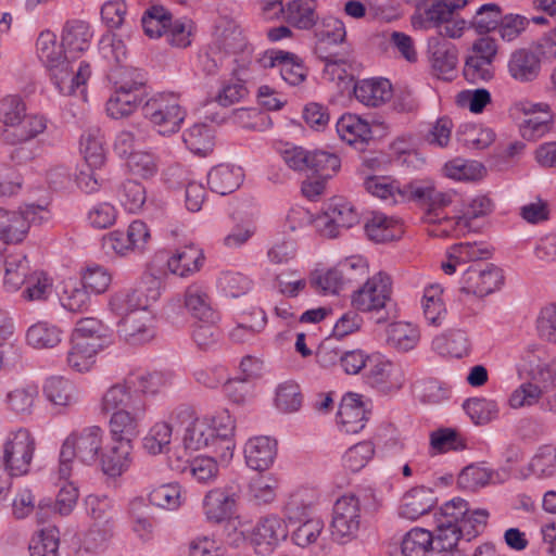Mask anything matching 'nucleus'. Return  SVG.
I'll return each instance as SVG.
<instances>
[{
  "mask_svg": "<svg viewBox=\"0 0 556 556\" xmlns=\"http://www.w3.org/2000/svg\"><path fill=\"white\" fill-rule=\"evenodd\" d=\"M105 432L99 426H89L72 432L64 441L60 451L58 476L68 479L72 475L74 458L86 465L99 460L103 447Z\"/></svg>",
  "mask_w": 556,
  "mask_h": 556,
  "instance_id": "nucleus-1",
  "label": "nucleus"
},
{
  "mask_svg": "<svg viewBox=\"0 0 556 556\" xmlns=\"http://www.w3.org/2000/svg\"><path fill=\"white\" fill-rule=\"evenodd\" d=\"M169 420L178 426H186L182 434V445L186 451L197 452L202 448L214 446V429L210 417H198L194 409L189 405H179L169 414Z\"/></svg>",
  "mask_w": 556,
  "mask_h": 556,
  "instance_id": "nucleus-2",
  "label": "nucleus"
},
{
  "mask_svg": "<svg viewBox=\"0 0 556 556\" xmlns=\"http://www.w3.org/2000/svg\"><path fill=\"white\" fill-rule=\"evenodd\" d=\"M142 114L161 135L177 132L186 117L178 97L164 92L151 97L143 104Z\"/></svg>",
  "mask_w": 556,
  "mask_h": 556,
  "instance_id": "nucleus-3",
  "label": "nucleus"
},
{
  "mask_svg": "<svg viewBox=\"0 0 556 556\" xmlns=\"http://www.w3.org/2000/svg\"><path fill=\"white\" fill-rule=\"evenodd\" d=\"M362 526V501L359 495L345 494L332 508L330 533L333 541L345 544L357 538Z\"/></svg>",
  "mask_w": 556,
  "mask_h": 556,
  "instance_id": "nucleus-4",
  "label": "nucleus"
},
{
  "mask_svg": "<svg viewBox=\"0 0 556 556\" xmlns=\"http://www.w3.org/2000/svg\"><path fill=\"white\" fill-rule=\"evenodd\" d=\"M35 451V441L25 428L10 431L3 442L2 462L11 476L28 472Z\"/></svg>",
  "mask_w": 556,
  "mask_h": 556,
  "instance_id": "nucleus-5",
  "label": "nucleus"
},
{
  "mask_svg": "<svg viewBox=\"0 0 556 556\" xmlns=\"http://www.w3.org/2000/svg\"><path fill=\"white\" fill-rule=\"evenodd\" d=\"M392 282L384 273H377L351 295L353 308L363 313H378L391 300Z\"/></svg>",
  "mask_w": 556,
  "mask_h": 556,
  "instance_id": "nucleus-6",
  "label": "nucleus"
},
{
  "mask_svg": "<svg viewBox=\"0 0 556 556\" xmlns=\"http://www.w3.org/2000/svg\"><path fill=\"white\" fill-rule=\"evenodd\" d=\"M548 109L549 106L545 103L518 100L510 105L508 112L514 119H521L525 116L526 118L519 124L520 134L527 140H536L551 128Z\"/></svg>",
  "mask_w": 556,
  "mask_h": 556,
  "instance_id": "nucleus-7",
  "label": "nucleus"
},
{
  "mask_svg": "<svg viewBox=\"0 0 556 556\" xmlns=\"http://www.w3.org/2000/svg\"><path fill=\"white\" fill-rule=\"evenodd\" d=\"M503 281V273L497 266L475 264L464 271L460 279V290L483 298L498 290Z\"/></svg>",
  "mask_w": 556,
  "mask_h": 556,
  "instance_id": "nucleus-8",
  "label": "nucleus"
},
{
  "mask_svg": "<svg viewBox=\"0 0 556 556\" xmlns=\"http://www.w3.org/2000/svg\"><path fill=\"white\" fill-rule=\"evenodd\" d=\"M367 383L382 393L399 391L405 382L403 368L380 354L369 357L366 371Z\"/></svg>",
  "mask_w": 556,
  "mask_h": 556,
  "instance_id": "nucleus-9",
  "label": "nucleus"
},
{
  "mask_svg": "<svg viewBox=\"0 0 556 556\" xmlns=\"http://www.w3.org/2000/svg\"><path fill=\"white\" fill-rule=\"evenodd\" d=\"M287 536V525L277 515L260 518L250 532V541L260 555L270 554Z\"/></svg>",
  "mask_w": 556,
  "mask_h": 556,
  "instance_id": "nucleus-10",
  "label": "nucleus"
},
{
  "mask_svg": "<svg viewBox=\"0 0 556 556\" xmlns=\"http://www.w3.org/2000/svg\"><path fill=\"white\" fill-rule=\"evenodd\" d=\"M257 63L262 68H278L281 78L291 86L302 84L307 76L303 62L291 52L267 50L260 55Z\"/></svg>",
  "mask_w": 556,
  "mask_h": 556,
  "instance_id": "nucleus-11",
  "label": "nucleus"
},
{
  "mask_svg": "<svg viewBox=\"0 0 556 556\" xmlns=\"http://www.w3.org/2000/svg\"><path fill=\"white\" fill-rule=\"evenodd\" d=\"M48 72L53 85L63 96H72L76 90H79L80 93L84 94L85 85L91 76L89 63L81 61L77 70L74 71V64L71 59L53 66V68Z\"/></svg>",
  "mask_w": 556,
  "mask_h": 556,
  "instance_id": "nucleus-12",
  "label": "nucleus"
},
{
  "mask_svg": "<svg viewBox=\"0 0 556 556\" xmlns=\"http://www.w3.org/2000/svg\"><path fill=\"white\" fill-rule=\"evenodd\" d=\"M147 412L146 401L131 402V408L112 413L109 420L110 433L114 442L131 440L139 433V422Z\"/></svg>",
  "mask_w": 556,
  "mask_h": 556,
  "instance_id": "nucleus-13",
  "label": "nucleus"
},
{
  "mask_svg": "<svg viewBox=\"0 0 556 556\" xmlns=\"http://www.w3.org/2000/svg\"><path fill=\"white\" fill-rule=\"evenodd\" d=\"M240 33L230 31L223 34L207 49L200 54L201 68L207 75H215L223 66L228 55L242 47Z\"/></svg>",
  "mask_w": 556,
  "mask_h": 556,
  "instance_id": "nucleus-14",
  "label": "nucleus"
},
{
  "mask_svg": "<svg viewBox=\"0 0 556 556\" xmlns=\"http://www.w3.org/2000/svg\"><path fill=\"white\" fill-rule=\"evenodd\" d=\"M135 78L123 81L106 102V112L112 118H122L130 115L140 104L141 99L137 91L143 86L140 73L134 72Z\"/></svg>",
  "mask_w": 556,
  "mask_h": 556,
  "instance_id": "nucleus-15",
  "label": "nucleus"
},
{
  "mask_svg": "<svg viewBox=\"0 0 556 556\" xmlns=\"http://www.w3.org/2000/svg\"><path fill=\"white\" fill-rule=\"evenodd\" d=\"M118 333L130 345H141L152 341L156 334L152 312L142 309L137 315L123 318L118 324Z\"/></svg>",
  "mask_w": 556,
  "mask_h": 556,
  "instance_id": "nucleus-16",
  "label": "nucleus"
},
{
  "mask_svg": "<svg viewBox=\"0 0 556 556\" xmlns=\"http://www.w3.org/2000/svg\"><path fill=\"white\" fill-rule=\"evenodd\" d=\"M551 367L546 363H539L534 369L531 370V380L521 383L509 396V406L514 409L521 407H530L538 403L543 396L544 389L547 387H540L536 382H546L545 375H549Z\"/></svg>",
  "mask_w": 556,
  "mask_h": 556,
  "instance_id": "nucleus-17",
  "label": "nucleus"
},
{
  "mask_svg": "<svg viewBox=\"0 0 556 556\" xmlns=\"http://www.w3.org/2000/svg\"><path fill=\"white\" fill-rule=\"evenodd\" d=\"M184 306L188 314L200 323H216L218 314L213 307V301L207 287L191 283L184 293Z\"/></svg>",
  "mask_w": 556,
  "mask_h": 556,
  "instance_id": "nucleus-18",
  "label": "nucleus"
},
{
  "mask_svg": "<svg viewBox=\"0 0 556 556\" xmlns=\"http://www.w3.org/2000/svg\"><path fill=\"white\" fill-rule=\"evenodd\" d=\"M276 456L277 441L269 437H254L245 443V463L254 470L263 471L268 469L274 464Z\"/></svg>",
  "mask_w": 556,
  "mask_h": 556,
  "instance_id": "nucleus-19",
  "label": "nucleus"
},
{
  "mask_svg": "<svg viewBox=\"0 0 556 556\" xmlns=\"http://www.w3.org/2000/svg\"><path fill=\"white\" fill-rule=\"evenodd\" d=\"M425 222L428 224L427 233L434 238H459L470 231V226L462 215L446 217L441 212L427 211Z\"/></svg>",
  "mask_w": 556,
  "mask_h": 556,
  "instance_id": "nucleus-20",
  "label": "nucleus"
},
{
  "mask_svg": "<svg viewBox=\"0 0 556 556\" xmlns=\"http://www.w3.org/2000/svg\"><path fill=\"white\" fill-rule=\"evenodd\" d=\"M367 421V412L363 402L356 394H348L339 405L337 422L341 431L357 433L364 429Z\"/></svg>",
  "mask_w": 556,
  "mask_h": 556,
  "instance_id": "nucleus-21",
  "label": "nucleus"
},
{
  "mask_svg": "<svg viewBox=\"0 0 556 556\" xmlns=\"http://www.w3.org/2000/svg\"><path fill=\"white\" fill-rule=\"evenodd\" d=\"M340 139L361 149L372 138L370 124L356 114L345 113L336 124Z\"/></svg>",
  "mask_w": 556,
  "mask_h": 556,
  "instance_id": "nucleus-22",
  "label": "nucleus"
},
{
  "mask_svg": "<svg viewBox=\"0 0 556 556\" xmlns=\"http://www.w3.org/2000/svg\"><path fill=\"white\" fill-rule=\"evenodd\" d=\"M437 498L432 489L415 486L407 491L401 501L399 515L408 520H416L428 514L435 505Z\"/></svg>",
  "mask_w": 556,
  "mask_h": 556,
  "instance_id": "nucleus-23",
  "label": "nucleus"
},
{
  "mask_svg": "<svg viewBox=\"0 0 556 556\" xmlns=\"http://www.w3.org/2000/svg\"><path fill=\"white\" fill-rule=\"evenodd\" d=\"M39 388L34 382H23L14 386L5 395L7 408L18 417L30 416L36 407Z\"/></svg>",
  "mask_w": 556,
  "mask_h": 556,
  "instance_id": "nucleus-24",
  "label": "nucleus"
},
{
  "mask_svg": "<svg viewBox=\"0 0 556 556\" xmlns=\"http://www.w3.org/2000/svg\"><path fill=\"white\" fill-rule=\"evenodd\" d=\"M237 505V495L224 489H214L206 493L203 500V510L206 519L219 523L232 516Z\"/></svg>",
  "mask_w": 556,
  "mask_h": 556,
  "instance_id": "nucleus-25",
  "label": "nucleus"
},
{
  "mask_svg": "<svg viewBox=\"0 0 556 556\" xmlns=\"http://www.w3.org/2000/svg\"><path fill=\"white\" fill-rule=\"evenodd\" d=\"M204 253L195 244L177 249L167 260L168 270L179 277H189L198 273L204 263Z\"/></svg>",
  "mask_w": 556,
  "mask_h": 556,
  "instance_id": "nucleus-26",
  "label": "nucleus"
},
{
  "mask_svg": "<svg viewBox=\"0 0 556 556\" xmlns=\"http://www.w3.org/2000/svg\"><path fill=\"white\" fill-rule=\"evenodd\" d=\"M354 96L357 101L369 108H378L392 97V86L388 79H362L354 85Z\"/></svg>",
  "mask_w": 556,
  "mask_h": 556,
  "instance_id": "nucleus-27",
  "label": "nucleus"
},
{
  "mask_svg": "<svg viewBox=\"0 0 556 556\" xmlns=\"http://www.w3.org/2000/svg\"><path fill=\"white\" fill-rule=\"evenodd\" d=\"M45 399L54 406L70 407L79 400V392L73 381L62 376L47 378L42 386Z\"/></svg>",
  "mask_w": 556,
  "mask_h": 556,
  "instance_id": "nucleus-28",
  "label": "nucleus"
},
{
  "mask_svg": "<svg viewBox=\"0 0 556 556\" xmlns=\"http://www.w3.org/2000/svg\"><path fill=\"white\" fill-rule=\"evenodd\" d=\"M92 36L88 23L80 20L68 21L63 28L62 46L71 54L70 58L75 59L89 49Z\"/></svg>",
  "mask_w": 556,
  "mask_h": 556,
  "instance_id": "nucleus-29",
  "label": "nucleus"
},
{
  "mask_svg": "<svg viewBox=\"0 0 556 556\" xmlns=\"http://www.w3.org/2000/svg\"><path fill=\"white\" fill-rule=\"evenodd\" d=\"M210 422L215 432V453L224 460L230 459L236 446L232 440L235 419L230 416L228 410H222L211 417Z\"/></svg>",
  "mask_w": 556,
  "mask_h": 556,
  "instance_id": "nucleus-30",
  "label": "nucleus"
},
{
  "mask_svg": "<svg viewBox=\"0 0 556 556\" xmlns=\"http://www.w3.org/2000/svg\"><path fill=\"white\" fill-rule=\"evenodd\" d=\"M364 230L367 238L376 243H384L401 238L402 224L394 217L375 212L367 218Z\"/></svg>",
  "mask_w": 556,
  "mask_h": 556,
  "instance_id": "nucleus-31",
  "label": "nucleus"
},
{
  "mask_svg": "<svg viewBox=\"0 0 556 556\" xmlns=\"http://www.w3.org/2000/svg\"><path fill=\"white\" fill-rule=\"evenodd\" d=\"M243 170L239 166L219 164L213 167L207 174L210 189L220 195L236 191L243 181Z\"/></svg>",
  "mask_w": 556,
  "mask_h": 556,
  "instance_id": "nucleus-32",
  "label": "nucleus"
},
{
  "mask_svg": "<svg viewBox=\"0 0 556 556\" xmlns=\"http://www.w3.org/2000/svg\"><path fill=\"white\" fill-rule=\"evenodd\" d=\"M429 53L431 66L439 76L445 77L458 64V50L455 45L439 37L429 40Z\"/></svg>",
  "mask_w": 556,
  "mask_h": 556,
  "instance_id": "nucleus-33",
  "label": "nucleus"
},
{
  "mask_svg": "<svg viewBox=\"0 0 556 556\" xmlns=\"http://www.w3.org/2000/svg\"><path fill=\"white\" fill-rule=\"evenodd\" d=\"M72 339L81 341L85 345H96L94 349L101 351L110 343V330L101 320L85 317L76 321Z\"/></svg>",
  "mask_w": 556,
  "mask_h": 556,
  "instance_id": "nucleus-34",
  "label": "nucleus"
},
{
  "mask_svg": "<svg viewBox=\"0 0 556 556\" xmlns=\"http://www.w3.org/2000/svg\"><path fill=\"white\" fill-rule=\"evenodd\" d=\"M130 455L131 443L127 441L115 442L99 456L102 471L113 478L122 476L130 467Z\"/></svg>",
  "mask_w": 556,
  "mask_h": 556,
  "instance_id": "nucleus-35",
  "label": "nucleus"
},
{
  "mask_svg": "<svg viewBox=\"0 0 556 556\" xmlns=\"http://www.w3.org/2000/svg\"><path fill=\"white\" fill-rule=\"evenodd\" d=\"M316 0H291L286 4L285 21L300 30L312 29L318 21Z\"/></svg>",
  "mask_w": 556,
  "mask_h": 556,
  "instance_id": "nucleus-36",
  "label": "nucleus"
},
{
  "mask_svg": "<svg viewBox=\"0 0 556 556\" xmlns=\"http://www.w3.org/2000/svg\"><path fill=\"white\" fill-rule=\"evenodd\" d=\"M110 308L122 319L129 315H137L142 309H149L150 299L138 289L121 290L110 299Z\"/></svg>",
  "mask_w": 556,
  "mask_h": 556,
  "instance_id": "nucleus-37",
  "label": "nucleus"
},
{
  "mask_svg": "<svg viewBox=\"0 0 556 556\" xmlns=\"http://www.w3.org/2000/svg\"><path fill=\"white\" fill-rule=\"evenodd\" d=\"M48 118L42 114L25 113L13 130H5V140L12 144L30 141L43 134L48 129Z\"/></svg>",
  "mask_w": 556,
  "mask_h": 556,
  "instance_id": "nucleus-38",
  "label": "nucleus"
},
{
  "mask_svg": "<svg viewBox=\"0 0 556 556\" xmlns=\"http://www.w3.org/2000/svg\"><path fill=\"white\" fill-rule=\"evenodd\" d=\"M144 401L141 396H136L128 387L126 377L105 390L100 402V408L103 414L114 413L118 409L131 408V402Z\"/></svg>",
  "mask_w": 556,
  "mask_h": 556,
  "instance_id": "nucleus-39",
  "label": "nucleus"
},
{
  "mask_svg": "<svg viewBox=\"0 0 556 556\" xmlns=\"http://www.w3.org/2000/svg\"><path fill=\"white\" fill-rule=\"evenodd\" d=\"M508 72L516 80L522 83L531 81L539 75L540 60L533 52L527 49H519L510 55Z\"/></svg>",
  "mask_w": 556,
  "mask_h": 556,
  "instance_id": "nucleus-40",
  "label": "nucleus"
},
{
  "mask_svg": "<svg viewBox=\"0 0 556 556\" xmlns=\"http://www.w3.org/2000/svg\"><path fill=\"white\" fill-rule=\"evenodd\" d=\"M173 469L186 472L200 483H208L216 479L218 473V465L212 457L200 456L192 460L180 462L177 457V464L170 459Z\"/></svg>",
  "mask_w": 556,
  "mask_h": 556,
  "instance_id": "nucleus-41",
  "label": "nucleus"
},
{
  "mask_svg": "<svg viewBox=\"0 0 556 556\" xmlns=\"http://www.w3.org/2000/svg\"><path fill=\"white\" fill-rule=\"evenodd\" d=\"M63 48L54 33L43 30L39 34L36 42L37 54L48 71L70 59Z\"/></svg>",
  "mask_w": 556,
  "mask_h": 556,
  "instance_id": "nucleus-42",
  "label": "nucleus"
},
{
  "mask_svg": "<svg viewBox=\"0 0 556 556\" xmlns=\"http://www.w3.org/2000/svg\"><path fill=\"white\" fill-rule=\"evenodd\" d=\"M31 273L26 255L12 254L4 262L3 288L8 292L20 290Z\"/></svg>",
  "mask_w": 556,
  "mask_h": 556,
  "instance_id": "nucleus-43",
  "label": "nucleus"
},
{
  "mask_svg": "<svg viewBox=\"0 0 556 556\" xmlns=\"http://www.w3.org/2000/svg\"><path fill=\"white\" fill-rule=\"evenodd\" d=\"M128 387L136 396L155 395L168 384V378L159 371H138L126 376Z\"/></svg>",
  "mask_w": 556,
  "mask_h": 556,
  "instance_id": "nucleus-44",
  "label": "nucleus"
},
{
  "mask_svg": "<svg viewBox=\"0 0 556 556\" xmlns=\"http://www.w3.org/2000/svg\"><path fill=\"white\" fill-rule=\"evenodd\" d=\"M131 529L142 542H149L154 536V525L149 514V505L144 498L136 497L129 503Z\"/></svg>",
  "mask_w": 556,
  "mask_h": 556,
  "instance_id": "nucleus-45",
  "label": "nucleus"
},
{
  "mask_svg": "<svg viewBox=\"0 0 556 556\" xmlns=\"http://www.w3.org/2000/svg\"><path fill=\"white\" fill-rule=\"evenodd\" d=\"M365 189L372 195L392 205L405 202V193L397 181L383 176L368 177L364 182Z\"/></svg>",
  "mask_w": 556,
  "mask_h": 556,
  "instance_id": "nucleus-46",
  "label": "nucleus"
},
{
  "mask_svg": "<svg viewBox=\"0 0 556 556\" xmlns=\"http://www.w3.org/2000/svg\"><path fill=\"white\" fill-rule=\"evenodd\" d=\"M26 340L36 349H52L62 341V330L55 325L39 321L28 328Z\"/></svg>",
  "mask_w": 556,
  "mask_h": 556,
  "instance_id": "nucleus-47",
  "label": "nucleus"
},
{
  "mask_svg": "<svg viewBox=\"0 0 556 556\" xmlns=\"http://www.w3.org/2000/svg\"><path fill=\"white\" fill-rule=\"evenodd\" d=\"M174 426L176 425L169 419L168 421H159L154 424L143 438L144 451L150 455L165 453L172 441Z\"/></svg>",
  "mask_w": 556,
  "mask_h": 556,
  "instance_id": "nucleus-48",
  "label": "nucleus"
},
{
  "mask_svg": "<svg viewBox=\"0 0 556 556\" xmlns=\"http://www.w3.org/2000/svg\"><path fill=\"white\" fill-rule=\"evenodd\" d=\"M302 403L303 394L296 382L288 380L278 384L275 392L274 404L279 412L286 414L298 412Z\"/></svg>",
  "mask_w": 556,
  "mask_h": 556,
  "instance_id": "nucleus-49",
  "label": "nucleus"
},
{
  "mask_svg": "<svg viewBox=\"0 0 556 556\" xmlns=\"http://www.w3.org/2000/svg\"><path fill=\"white\" fill-rule=\"evenodd\" d=\"M182 139L187 148L199 155H206L213 150L214 136L212 129L205 124H195L188 128Z\"/></svg>",
  "mask_w": 556,
  "mask_h": 556,
  "instance_id": "nucleus-50",
  "label": "nucleus"
},
{
  "mask_svg": "<svg viewBox=\"0 0 556 556\" xmlns=\"http://www.w3.org/2000/svg\"><path fill=\"white\" fill-rule=\"evenodd\" d=\"M96 345H85L81 341L71 340V349L67 352L66 362L71 369L77 372H86L96 363V355L100 352Z\"/></svg>",
  "mask_w": 556,
  "mask_h": 556,
  "instance_id": "nucleus-51",
  "label": "nucleus"
},
{
  "mask_svg": "<svg viewBox=\"0 0 556 556\" xmlns=\"http://www.w3.org/2000/svg\"><path fill=\"white\" fill-rule=\"evenodd\" d=\"M495 139V134L490 128L475 124L463 125L457 132V140L468 149L483 150Z\"/></svg>",
  "mask_w": 556,
  "mask_h": 556,
  "instance_id": "nucleus-52",
  "label": "nucleus"
},
{
  "mask_svg": "<svg viewBox=\"0 0 556 556\" xmlns=\"http://www.w3.org/2000/svg\"><path fill=\"white\" fill-rule=\"evenodd\" d=\"M403 556H427L433 547V535L430 531L414 528L402 541Z\"/></svg>",
  "mask_w": 556,
  "mask_h": 556,
  "instance_id": "nucleus-53",
  "label": "nucleus"
},
{
  "mask_svg": "<svg viewBox=\"0 0 556 556\" xmlns=\"http://www.w3.org/2000/svg\"><path fill=\"white\" fill-rule=\"evenodd\" d=\"M60 545V533L54 526L41 529L29 543L30 556H56Z\"/></svg>",
  "mask_w": 556,
  "mask_h": 556,
  "instance_id": "nucleus-54",
  "label": "nucleus"
},
{
  "mask_svg": "<svg viewBox=\"0 0 556 556\" xmlns=\"http://www.w3.org/2000/svg\"><path fill=\"white\" fill-rule=\"evenodd\" d=\"M442 293L443 290L439 285H431L424 291L421 306L426 319L431 325H439L446 314Z\"/></svg>",
  "mask_w": 556,
  "mask_h": 556,
  "instance_id": "nucleus-55",
  "label": "nucleus"
},
{
  "mask_svg": "<svg viewBox=\"0 0 556 556\" xmlns=\"http://www.w3.org/2000/svg\"><path fill=\"white\" fill-rule=\"evenodd\" d=\"M22 298L25 301H45L52 290L51 278L42 270H33L25 280Z\"/></svg>",
  "mask_w": 556,
  "mask_h": 556,
  "instance_id": "nucleus-56",
  "label": "nucleus"
},
{
  "mask_svg": "<svg viewBox=\"0 0 556 556\" xmlns=\"http://www.w3.org/2000/svg\"><path fill=\"white\" fill-rule=\"evenodd\" d=\"M463 407L476 425H485L496 419L500 413L498 404L488 399H468Z\"/></svg>",
  "mask_w": 556,
  "mask_h": 556,
  "instance_id": "nucleus-57",
  "label": "nucleus"
},
{
  "mask_svg": "<svg viewBox=\"0 0 556 556\" xmlns=\"http://www.w3.org/2000/svg\"><path fill=\"white\" fill-rule=\"evenodd\" d=\"M80 151L84 154L86 165L90 167H101L105 155L103 141L98 129H90L81 135Z\"/></svg>",
  "mask_w": 556,
  "mask_h": 556,
  "instance_id": "nucleus-58",
  "label": "nucleus"
},
{
  "mask_svg": "<svg viewBox=\"0 0 556 556\" xmlns=\"http://www.w3.org/2000/svg\"><path fill=\"white\" fill-rule=\"evenodd\" d=\"M172 14L161 5H153L142 16V28L150 38L165 35Z\"/></svg>",
  "mask_w": 556,
  "mask_h": 556,
  "instance_id": "nucleus-59",
  "label": "nucleus"
},
{
  "mask_svg": "<svg viewBox=\"0 0 556 556\" xmlns=\"http://www.w3.org/2000/svg\"><path fill=\"white\" fill-rule=\"evenodd\" d=\"M26 103L17 94H8L0 99V123L9 130L20 123L26 113Z\"/></svg>",
  "mask_w": 556,
  "mask_h": 556,
  "instance_id": "nucleus-60",
  "label": "nucleus"
},
{
  "mask_svg": "<svg viewBox=\"0 0 556 556\" xmlns=\"http://www.w3.org/2000/svg\"><path fill=\"white\" fill-rule=\"evenodd\" d=\"M338 270L344 287L369 278L367 261L361 255H353L340 261L338 263Z\"/></svg>",
  "mask_w": 556,
  "mask_h": 556,
  "instance_id": "nucleus-61",
  "label": "nucleus"
},
{
  "mask_svg": "<svg viewBox=\"0 0 556 556\" xmlns=\"http://www.w3.org/2000/svg\"><path fill=\"white\" fill-rule=\"evenodd\" d=\"M340 159L326 151H315L309 153L308 169L314 176H320L324 179L331 178L340 168Z\"/></svg>",
  "mask_w": 556,
  "mask_h": 556,
  "instance_id": "nucleus-62",
  "label": "nucleus"
},
{
  "mask_svg": "<svg viewBox=\"0 0 556 556\" xmlns=\"http://www.w3.org/2000/svg\"><path fill=\"white\" fill-rule=\"evenodd\" d=\"M529 470L538 478H549L556 473V447L543 445L539 447L531 462Z\"/></svg>",
  "mask_w": 556,
  "mask_h": 556,
  "instance_id": "nucleus-63",
  "label": "nucleus"
},
{
  "mask_svg": "<svg viewBox=\"0 0 556 556\" xmlns=\"http://www.w3.org/2000/svg\"><path fill=\"white\" fill-rule=\"evenodd\" d=\"M419 340L418 330L407 323H395L388 328V342L401 350H412Z\"/></svg>",
  "mask_w": 556,
  "mask_h": 556,
  "instance_id": "nucleus-64",
  "label": "nucleus"
}]
</instances>
